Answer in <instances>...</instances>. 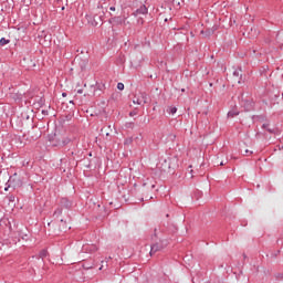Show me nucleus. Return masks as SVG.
Listing matches in <instances>:
<instances>
[{
  "label": "nucleus",
  "mask_w": 283,
  "mask_h": 283,
  "mask_svg": "<svg viewBox=\"0 0 283 283\" xmlns=\"http://www.w3.org/2000/svg\"><path fill=\"white\" fill-rule=\"evenodd\" d=\"M70 143V138L63 135H54L52 139L53 147H65Z\"/></svg>",
  "instance_id": "f257e3e1"
},
{
  "label": "nucleus",
  "mask_w": 283,
  "mask_h": 283,
  "mask_svg": "<svg viewBox=\"0 0 283 283\" xmlns=\"http://www.w3.org/2000/svg\"><path fill=\"white\" fill-rule=\"evenodd\" d=\"M105 12H107V8H103V4L97 7V11H96V14H95V17L98 18V21L96 22L97 24L98 23L102 24L103 21H105Z\"/></svg>",
  "instance_id": "f03ea898"
},
{
  "label": "nucleus",
  "mask_w": 283,
  "mask_h": 283,
  "mask_svg": "<svg viewBox=\"0 0 283 283\" xmlns=\"http://www.w3.org/2000/svg\"><path fill=\"white\" fill-rule=\"evenodd\" d=\"M134 105H145L147 103V94L139 93L133 99Z\"/></svg>",
  "instance_id": "7ed1b4c3"
},
{
  "label": "nucleus",
  "mask_w": 283,
  "mask_h": 283,
  "mask_svg": "<svg viewBox=\"0 0 283 283\" xmlns=\"http://www.w3.org/2000/svg\"><path fill=\"white\" fill-rule=\"evenodd\" d=\"M149 10L145 4H142L133 14L134 17H147Z\"/></svg>",
  "instance_id": "20e7f679"
},
{
  "label": "nucleus",
  "mask_w": 283,
  "mask_h": 283,
  "mask_svg": "<svg viewBox=\"0 0 283 283\" xmlns=\"http://www.w3.org/2000/svg\"><path fill=\"white\" fill-rule=\"evenodd\" d=\"M235 116H240V112L235 108H232L229 113H228V118H235Z\"/></svg>",
  "instance_id": "39448f33"
},
{
  "label": "nucleus",
  "mask_w": 283,
  "mask_h": 283,
  "mask_svg": "<svg viewBox=\"0 0 283 283\" xmlns=\"http://www.w3.org/2000/svg\"><path fill=\"white\" fill-rule=\"evenodd\" d=\"M157 251H160V245L154 244V245L150 248V255H154V253H157Z\"/></svg>",
  "instance_id": "423d86ee"
},
{
  "label": "nucleus",
  "mask_w": 283,
  "mask_h": 283,
  "mask_svg": "<svg viewBox=\"0 0 283 283\" xmlns=\"http://www.w3.org/2000/svg\"><path fill=\"white\" fill-rule=\"evenodd\" d=\"M167 112H168V114H176V112H178V108L176 107V106H169L168 108H167Z\"/></svg>",
  "instance_id": "0eeeda50"
},
{
  "label": "nucleus",
  "mask_w": 283,
  "mask_h": 283,
  "mask_svg": "<svg viewBox=\"0 0 283 283\" xmlns=\"http://www.w3.org/2000/svg\"><path fill=\"white\" fill-rule=\"evenodd\" d=\"M8 43H10V40H7L6 38H1V39H0V45H1V46L8 45Z\"/></svg>",
  "instance_id": "6e6552de"
},
{
  "label": "nucleus",
  "mask_w": 283,
  "mask_h": 283,
  "mask_svg": "<svg viewBox=\"0 0 283 283\" xmlns=\"http://www.w3.org/2000/svg\"><path fill=\"white\" fill-rule=\"evenodd\" d=\"M117 90H119L120 92H123V90H125V84L123 83H117Z\"/></svg>",
  "instance_id": "1a4fd4ad"
},
{
  "label": "nucleus",
  "mask_w": 283,
  "mask_h": 283,
  "mask_svg": "<svg viewBox=\"0 0 283 283\" xmlns=\"http://www.w3.org/2000/svg\"><path fill=\"white\" fill-rule=\"evenodd\" d=\"M263 129H268V132L273 133V130H271V128H269V124H263Z\"/></svg>",
  "instance_id": "9d476101"
},
{
  "label": "nucleus",
  "mask_w": 283,
  "mask_h": 283,
  "mask_svg": "<svg viewBox=\"0 0 283 283\" xmlns=\"http://www.w3.org/2000/svg\"><path fill=\"white\" fill-rule=\"evenodd\" d=\"M251 154H253V151L245 149V156H251Z\"/></svg>",
  "instance_id": "9b49d317"
},
{
  "label": "nucleus",
  "mask_w": 283,
  "mask_h": 283,
  "mask_svg": "<svg viewBox=\"0 0 283 283\" xmlns=\"http://www.w3.org/2000/svg\"><path fill=\"white\" fill-rule=\"evenodd\" d=\"M109 10H111L112 12H116V7H111Z\"/></svg>",
  "instance_id": "f8f14e48"
},
{
  "label": "nucleus",
  "mask_w": 283,
  "mask_h": 283,
  "mask_svg": "<svg viewBox=\"0 0 283 283\" xmlns=\"http://www.w3.org/2000/svg\"><path fill=\"white\" fill-rule=\"evenodd\" d=\"M138 23H140V25H143V23H145V20L139 19V20H138Z\"/></svg>",
  "instance_id": "ddd939ff"
},
{
  "label": "nucleus",
  "mask_w": 283,
  "mask_h": 283,
  "mask_svg": "<svg viewBox=\"0 0 283 283\" xmlns=\"http://www.w3.org/2000/svg\"><path fill=\"white\" fill-rule=\"evenodd\" d=\"M77 94H83V88L77 90Z\"/></svg>",
  "instance_id": "4468645a"
},
{
  "label": "nucleus",
  "mask_w": 283,
  "mask_h": 283,
  "mask_svg": "<svg viewBox=\"0 0 283 283\" xmlns=\"http://www.w3.org/2000/svg\"><path fill=\"white\" fill-rule=\"evenodd\" d=\"M63 98L67 96V93H62Z\"/></svg>",
  "instance_id": "2eb2a0df"
},
{
  "label": "nucleus",
  "mask_w": 283,
  "mask_h": 283,
  "mask_svg": "<svg viewBox=\"0 0 283 283\" xmlns=\"http://www.w3.org/2000/svg\"><path fill=\"white\" fill-rule=\"evenodd\" d=\"M70 103L74 104V101H70Z\"/></svg>",
  "instance_id": "dca6fc26"
},
{
  "label": "nucleus",
  "mask_w": 283,
  "mask_h": 283,
  "mask_svg": "<svg viewBox=\"0 0 283 283\" xmlns=\"http://www.w3.org/2000/svg\"><path fill=\"white\" fill-rule=\"evenodd\" d=\"M220 165L222 166V165H224V163L221 161Z\"/></svg>",
  "instance_id": "f3484780"
},
{
  "label": "nucleus",
  "mask_w": 283,
  "mask_h": 283,
  "mask_svg": "<svg viewBox=\"0 0 283 283\" xmlns=\"http://www.w3.org/2000/svg\"><path fill=\"white\" fill-rule=\"evenodd\" d=\"M59 213H61V210H59Z\"/></svg>",
  "instance_id": "a211bd4d"
}]
</instances>
